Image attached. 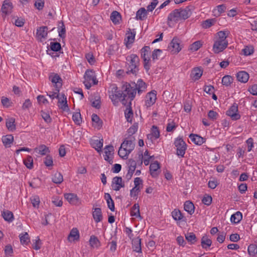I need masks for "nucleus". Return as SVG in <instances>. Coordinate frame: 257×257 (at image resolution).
Returning <instances> with one entry per match:
<instances>
[{"instance_id":"6ab92c4d","label":"nucleus","mask_w":257,"mask_h":257,"mask_svg":"<svg viewBox=\"0 0 257 257\" xmlns=\"http://www.w3.org/2000/svg\"><path fill=\"white\" fill-rule=\"evenodd\" d=\"M135 35V30L133 29L132 31L131 29L129 28L128 30L127 31V33H126V37L124 39V41H126V46H127V44H132L134 42Z\"/></svg>"},{"instance_id":"2eb2a0df","label":"nucleus","mask_w":257,"mask_h":257,"mask_svg":"<svg viewBox=\"0 0 257 257\" xmlns=\"http://www.w3.org/2000/svg\"><path fill=\"white\" fill-rule=\"evenodd\" d=\"M189 138L192 142H193L195 145L198 146H201L205 143L206 141L205 138L197 134H191L189 136Z\"/></svg>"},{"instance_id":"603ef678","label":"nucleus","mask_w":257,"mask_h":257,"mask_svg":"<svg viewBox=\"0 0 257 257\" xmlns=\"http://www.w3.org/2000/svg\"><path fill=\"white\" fill-rule=\"evenodd\" d=\"M247 251L251 256H254L257 253V245L255 244H251L248 246Z\"/></svg>"},{"instance_id":"a878e982","label":"nucleus","mask_w":257,"mask_h":257,"mask_svg":"<svg viewBox=\"0 0 257 257\" xmlns=\"http://www.w3.org/2000/svg\"><path fill=\"white\" fill-rule=\"evenodd\" d=\"M104 198L106 201L108 208L111 211H114L115 210L114 203L110 195L108 193H105L104 194Z\"/></svg>"},{"instance_id":"39448f33","label":"nucleus","mask_w":257,"mask_h":257,"mask_svg":"<svg viewBox=\"0 0 257 257\" xmlns=\"http://www.w3.org/2000/svg\"><path fill=\"white\" fill-rule=\"evenodd\" d=\"M135 141L134 137H127L121 144V148L126 149L128 153H131L135 147Z\"/></svg>"},{"instance_id":"37998d69","label":"nucleus","mask_w":257,"mask_h":257,"mask_svg":"<svg viewBox=\"0 0 257 257\" xmlns=\"http://www.w3.org/2000/svg\"><path fill=\"white\" fill-rule=\"evenodd\" d=\"M52 180L55 184H61L63 181V175L60 172H56L54 174Z\"/></svg>"},{"instance_id":"c9c22d12","label":"nucleus","mask_w":257,"mask_h":257,"mask_svg":"<svg viewBox=\"0 0 257 257\" xmlns=\"http://www.w3.org/2000/svg\"><path fill=\"white\" fill-rule=\"evenodd\" d=\"M242 218V213L239 211H237L231 216L230 220L232 222L236 224L241 221Z\"/></svg>"},{"instance_id":"864d4df0","label":"nucleus","mask_w":257,"mask_h":257,"mask_svg":"<svg viewBox=\"0 0 257 257\" xmlns=\"http://www.w3.org/2000/svg\"><path fill=\"white\" fill-rule=\"evenodd\" d=\"M24 164L26 167L29 169H31L33 167V159L31 156H28L27 158L24 160Z\"/></svg>"},{"instance_id":"e2e57ef3","label":"nucleus","mask_w":257,"mask_h":257,"mask_svg":"<svg viewBox=\"0 0 257 257\" xmlns=\"http://www.w3.org/2000/svg\"><path fill=\"white\" fill-rule=\"evenodd\" d=\"M242 52L245 56L250 55L253 53V48L252 46H245V48L242 49Z\"/></svg>"},{"instance_id":"f3484780","label":"nucleus","mask_w":257,"mask_h":257,"mask_svg":"<svg viewBox=\"0 0 257 257\" xmlns=\"http://www.w3.org/2000/svg\"><path fill=\"white\" fill-rule=\"evenodd\" d=\"M13 8L12 2L10 0H5L3 2L1 10L3 13L7 15L11 13Z\"/></svg>"},{"instance_id":"9d476101","label":"nucleus","mask_w":257,"mask_h":257,"mask_svg":"<svg viewBox=\"0 0 257 257\" xmlns=\"http://www.w3.org/2000/svg\"><path fill=\"white\" fill-rule=\"evenodd\" d=\"M124 183L121 177H114L112 179L111 187L115 191H119L121 188L124 187Z\"/></svg>"},{"instance_id":"f704fd0d","label":"nucleus","mask_w":257,"mask_h":257,"mask_svg":"<svg viewBox=\"0 0 257 257\" xmlns=\"http://www.w3.org/2000/svg\"><path fill=\"white\" fill-rule=\"evenodd\" d=\"M202 73L203 71L200 68L196 67L192 70L191 75L194 80H198L201 77Z\"/></svg>"},{"instance_id":"a18cd8bd","label":"nucleus","mask_w":257,"mask_h":257,"mask_svg":"<svg viewBox=\"0 0 257 257\" xmlns=\"http://www.w3.org/2000/svg\"><path fill=\"white\" fill-rule=\"evenodd\" d=\"M233 81V78L230 75H225L222 79V83L225 86H229Z\"/></svg>"},{"instance_id":"393cba45","label":"nucleus","mask_w":257,"mask_h":257,"mask_svg":"<svg viewBox=\"0 0 257 257\" xmlns=\"http://www.w3.org/2000/svg\"><path fill=\"white\" fill-rule=\"evenodd\" d=\"M2 216L5 220L8 221V222H12L14 220V217L13 212L8 210H4L3 212H2Z\"/></svg>"},{"instance_id":"4be33fe9","label":"nucleus","mask_w":257,"mask_h":257,"mask_svg":"<svg viewBox=\"0 0 257 257\" xmlns=\"http://www.w3.org/2000/svg\"><path fill=\"white\" fill-rule=\"evenodd\" d=\"M236 76L237 80L242 83H246L249 79V74L244 71L237 73Z\"/></svg>"},{"instance_id":"ddd939ff","label":"nucleus","mask_w":257,"mask_h":257,"mask_svg":"<svg viewBox=\"0 0 257 257\" xmlns=\"http://www.w3.org/2000/svg\"><path fill=\"white\" fill-rule=\"evenodd\" d=\"M64 198L71 204L78 205L80 204V200L77 195L74 193H66L64 194Z\"/></svg>"},{"instance_id":"69168bd1","label":"nucleus","mask_w":257,"mask_h":257,"mask_svg":"<svg viewBox=\"0 0 257 257\" xmlns=\"http://www.w3.org/2000/svg\"><path fill=\"white\" fill-rule=\"evenodd\" d=\"M41 113L42 118L44 119L45 122L47 123H50L51 122L52 119L48 113L42 110Z\"/></svg>"},{"instance_id":"58836bf2","label":"nucleus","mask_w":257,"mask_h":257,"mask_svg":"<svg viewBox=\"0 0 257 257\" xmlns=\"http://www.w3.org/2000/svg\"><path fill=\"white\" fill-rule=\"evenodd\" d=\"M89 244L93 248H98L100 245V242L96 236L91 235L89 239Z\"/></svg>"},{"instance_id":"13d9d810","label":"nucleus","mask_w":257,"mask_h":257,"mask_svg":"<svg viewBox=\"0 0 257 257\" xmlns=\"http://www.w3.org/2000/svg\"><path fill=\"white\" fill-rule=\"evenodd\" d=\"M31 202L34 207H38L40 202L39 197L37 195H34L31 197Z\"/></svg>"},{"instance_id":"0eeeda50","label":"nucleus","mask_w":257,"mask_h":257,"mask_svg":"<svg viewBox=\"0 0 257 257\" xmlns=\"http://www.w3.org/2000/svg\"><path fill=\"white\" fill-rule=\"evenodd\" d=\"M58 106L63 111H68L70 110L67 101V97L64 93H61L58 98Z\"/></svg>"},{"instance_id":"b1692460","label":"nucleus","mask_w":257,"mask_h":257,"mask_svg":"<svg viewBox=\"0 0 257 257\" xmlns=\"http://www.w3.org/2000/svg\"><path fill=\"white\" fill-rule=\"evenodd\" d=\"M79 238V233L76 228H73L70 231L68 236V239L70 241L77 240Z\"/></svg>"},{"instance_id":"c756f323","label":"nucleus","mask_w":257,"mask_h":257,"mask_svg":"<svg viewBox=\"0 0 257 257\" xmlns=\"http://www.w3.org/2000/svg\"><path fill=\"white\" fill-rule=\"evenodd\" d=\"M35 151L41 155H45L47 153H50L48 147L45 145H41L38 148L35 149Z\"/></svg>"},{"instance_id":"8fccbe9b","label":"nucleus","mask_w":257,"mask_h":257,"mask_svg":"<svg viewBox=\"0 0 257 257\" xmlns=\"http://www.w3.org/2000/svg\"><path fill=\"white\" fill-rule=\"evenodd\" d=\"M72 119L77 125H80L82 122V118L80 112H76L73 114Z\"/></svg>"},{"instance_id":"c85d7f7f","label":"nucleus","mask_w":257,"mask_h":257,"mask_svg":"<svg viewBox=\"0 0 257 257\" xmlns=\"http://www.w3.org/2000/svg\"><path fill=\"white\" fill-rule=\"evenodd\" d=\"M184 210L189 214L192 215L194 212V205L193 203L190 201H186L184 203Z\"/></svg>"},{"instance_id":"6e6d98bb","label":"nucleus","mask_w":257,"mask_h":257,"mask_svg":"<svg viewBox=\"0 0 257 257\" xmlns=\"http://www.w3.org/2000/svg\"><path fill=\"white\" fill-rule=\"evenodd\" d=\"M138 129V123H135L134 124L130 127L127 131V133L128 135V137H133V135L134 134Z\"/></svg>"},{"instance_id":"423d86ee","label":"nucleus","mask_w":257,"mask_h":257,"mask_svg":"<svg viewBox=\"0 0 257 257\" xmlns=\"http://www.w3.org/2000/svg\"><path fill=\"white\" fill-rule=\"evenodd\" d=\"M226 115L230 116L232 120H236L240 118V115L238 113V105L234 103L230 106L229 109L226 112Z\"/></svg>"},{"instance_id":"412c9836","label":"nucleus","mask_w":257,"mask_h":257,"mask_svg":"<svg viewBox=\"0 0 257 257\" xmlns=\"http://www.w3.org/2000/svg\"><path fill=\"white\" fill-rule=\"evenodd\" d=\"M159 168L160 165L158 161H155L151 164L150 166V171L153 177L155 178L158 176V173H157V171Z\"/></svg>"},{"instance_id":"4d7b16f0","label":"nucleus","mask_w":257,"mask_h":257,"mask_svg":"<svg viewBox=\"0 0 257 257\" xmlns=\"http://www.w3.org/2000/svg\"><path fill=\"white\" fill-rule=\"evenodd\" d=\"M202 45V44L200 41H197L190 45L189 49L192 51H197Z\"/></svg>"},{"instance_id":"a19ab883","label":"nucleus","mask_w":257,"mask_h":257,"mask_svg":"<svg viewBox=\"0 0 257 257\" xmlns=\"http://www.w3.org/2000/svg\"><path fill=\"white\" fill-rule=\"evenodd\" d=\"M172 216L173 219L176 221H180L183 220L184 216L180 210L175 209L172 212Z\"/></svg>"},{"instance_id":"f03ea898","label":"nucleus","mask_w":257,"mask_h":257,"mask_svg":"<svg viewBox=\"0 0 257 257\" xmlns=\"http://www.w3.org/2000/svg\"><path fill=\"white\" fill-rule=\"evenodd\" d=\"M194 7L189 6L184 9H175L168 17V21L177 22L180 20H186L192 14Z\"/></svg>"},{"instance_id":"1a4fd4ad","label":"nucleus","mask_w":257,"mask_h":257,"mask_svg":"<svg viewBox=\"0 0 257 257\" xmlns=\"http://www.w3.org/2000/svg\"><path fill=\"white\" fill-rule=\"evenodd\" d=\"M157 92L155 90H152L147 93L146 96V105L147 107H150L153 105L157 99Z\"/></svg>"},{"instance_id":"f8f14e48","label":"nucleus","mask_w":257,"mask_h":257,"mask_svg":"<svg viewBox=\"0 0 257 257\" xmlns=\"http://www.w3.org/2000/svg\"><path fill=\"white\" fill-rule=\"evenodd\" d=\"M85 80L91 81L93 85H96L98 83L95 74V72L93 70H87L84 75Z\"/></svg>"},{"instance_id":"774afa93","label":"nucleus","mask_w":257,"mask_h":257,"mask_svg":"<svg viewBox=\"0 0 257 257\" xmlns=\"http://www.w3.org/2000/svg\"><path fill=\"white\" fill-rule=\"evenodd\" d=\"M214 20L213 19H207L203 22L202 27L204 28L207 29L212 26Z\"/></svg>"},{"instance_id":"680f3d73","label":"nucleus","mask_w":257,"mask_h":257,"mask_svg":"<svg viewBox=\"0 0 257 257\" xmlns=\"http://www.w3.org/2000/svg\"><path fill=\"white\" fill-rule=\"evenodd\" d=\"M218 116V113L213 110H209L208 113V118L213 121L216 120Z\"/></svg>"},{"instance_id":"de8ad7c7","label":"nucleus","mask_w":257,"mask_h":257,"mask_svg":"<svg viewBox=\"0 0 257 257\" xmlns=\"http://www.w3.org/2000/svg\"><path fill=\"white\" fill-rule=\"evenodd\" d=\"M19 237L20 241L23 244H28L30 242V238L27 232L20 234Z\"/></svg>"},{"instance_id":"338daca9","label":"nucleus","mask_w":257,"mask_h":257,"mask_svg":"<svg viewBox=\"0 0 257 257\" xmlns=\"http://www.w3.org/2000/svg\"><path fill=\"white\" fill-rule=\"evenodd\" d=\"M212 197L209 195L204 196L202 200V202L203 204L209 206L211 204L212 202Z\"/></svg>"},{"instance_id":"cd10ccee","label":"nucleus","mask_w":257,"mask_h":257,"mask_svg":"<svg viewBox=\"0 0 257 257\" xmlns=\"http://www.w3.org/2000/svg\"><path fill=\"white\" fill-rule=\"evenodd\" d=\"M131 215L135 217H139L142 219L140 212V206L138 203L135 204L131 208Z\"/></svg>"},{"instance_id":"5fc2aeb1","label":"nucleus","mask_w":257,"mask_h":257,"mask_svg":"<svg viewBox=\"0 0 257 257\" xmlns=\"http://www.w3.org/2000/svg\"><path fill=\"white\" fill-rule=\"evenodd\" d=\"M50 50L54 52H57L61 49V44L58 42H51L50 44Z\"/></svg>"},{"instance_id":"dca6fc26","label":"nucleus","mask_w":257,"mask_h":257,"mask_svg":"<svg viewBox=\"0 0 257 257\" xmlns=\"http://www.w3.org/2000/svg\"><path fill=\"white\" fill-rule=\"evenodd\" d=\"M51 82L55 84V90L59 92L60 88L61 87L62 80L60 76L57 74H55L53 76H50Z\"/></svg>"},{"instance_id":"09e8293b","label":"nucleus","mask_w":257,"mask_h":257,"mask_svg":"<svg viewBox=\"0 0 257 257\" xmlns=\"http://www.w3.org/2000/svg\"><path fill=\"white\" fill-rule=\"evenodd\" d=\"M126 164L128 166V170L134 172L137 166L136 162L132 159H129L127 161Z\"/></svg>"},{"instance_id":"7c9ffc66","label":"nucleus","mask_w":257,"mask_h":257,"mask_svg":"<svg viewBox=\"0 0 257 257\" xmlns=\"http://www.w3.org/2000/svg\"><path fill=\"white\" fill-rule=\"evenodd\" d=\"M91 145L98 152H100L101 151V148L103 146V140H92Z\"/></svg>"},{"instance_id":"49530a36","label":"nucleus","mask_w":257,"mask_h":257,"mask_svg":"<svg viewBox=\"0 0 257 257\" xmlns=\"http://www.w3.org/2000/svg\"><path fill=\"white\" fill-rule=\"evenodd\" d=\"M185 238L186 240L191 244L195 243V242L197 241L196 236L193 232H189L186 234Z\"/></svg>"},{"instance_id":"c03bdc74","label":"nucleus","mask_w":257,"mask_h":257,"mask_svg":"<svg viewBox=\"0 0 257 257\" xmlns=\"http://www.w3.org/2000/svg\"><path fill=\"white\" fill-rule=\"evenodd\" d=\"M129 104V107L127 108L124 112L125 117L126 120L129 122H132L133 117V111Z\"/></svg>"},{"instance_id":"e433bc0d","label":"nucleus","mask_w":257,"mask_h":257,"mask_svg":"<svg viewBox=\"0 0 257 257\" xmlns=\"http://www.w3.org/2000/svg\"><path fill=\"white\" fill-rule=\"evenodd\" d=\"M110 19L114 24H118L121 20V15L118 12L114 11L110 15Z\"/></svg>"},{"instance_id":"ea45409f","label":"nucleus","mask_w":257,"mask_h":257,"mask_svg":"<svg viewBox=\"0 0 257 257\" xmlns=\"http://www.w3.org/2000/svg\"><path fill=\"white\" fill-rule=\"evenodd\" d=\"M15 119L11 117L6 120V126L10 131H14L16 130Z\"/></svg>"},{"instance_id":"aec40b11","label":"nucleus","mask_w":257,"mask_h":257,"mask_svg":"<svg viewBox=\"0 0 257 257\" xmlns=\"http://www.w3.org/2000/svg\"><path fill=\"white\" fill-rule=\"evenodd\" d=\"M133 249L134 251L142 253L141 239L138 237L132 241Z\"/></svg>"},{"instance_id":"3c124183","label":"nucleus","mask_w":257,"mask_h":257,"mask_svg":"<svg viewBox=\"0 0 257 257\" xmlns=\"http://www.w3.org/2000/svg\"><path fill=\"white\" fill-rule=\"evenodd\" d=\"M130 154V153H128V151H127L126 149L121 148V145L120 146L118 151V155L120 158L126 159Z\"/></svg>"},{"instance_id":"bf43d9fd","label":"nucleus","mask_w":257,"mask_h":257,"mask_svg":"<svg viewBox=\"0 0 257 257\" xmlns=\"http://www.w3.org/2000/svg\"><path fill=\"white\" fill-rule=\"evenodd\" d=\"M162 50L159 49H155L152 53V60L155 61L159 59V56L162 53Z\"/></svg>"},{"instance_id":"9b49d317","label":"nucleus","mask_w":257,"mask_h":257,"mask_svg":"<svg viewBox=\"0 0 257 257\" xmlns=\"http://www.w3.org/2000/svg\"><path fill=\"white\" fill-rule=\"evenodd\" d=\"M48 27L42 26L37 29L36 37L38 40L42 42V39H46L48 35Z\"/></svg>"},{"instance_id":"a211bd4d","label":"nucleus","mask_w":257,"mask_h":257,"mask_svg":"<svg viewBox=\"0 0 257 257\" xmlns=\"http://www.w3.org/2000/svg\"><path fill=\"white\" fill-rule=\"evenodd\" d=\"M228 45H225L220 41L215 40L213 46V50L215 53H219L223 51Z\"/></svg>"},{"instance_id":"7ed1b4c3","label":"nucleus","mask_w":257,"mask_h":257,"mask_svg":"<svg viewBox=\"0 0 257 257\" xmlns=\"http://www.w3.org/2000/svg\"><path fill=\"white\" fill-rule=\"evenodd\" d=\"M126 73L136 76L139 70L140 59L139 57L136 54H133L127 56L126 57Z\"/></svg>"},{"instance_id":"6e6552de","label":"nucleus","mask_w":257,"mask_h":257,"mask_svg":"<svg viewBox=\"0 0 257 257\" xmlns=\"http://www.w3.org/2000/svg\"><path fill=\"white\" fill-rule=\"evenodd\" d=\"M133 89H135L136 92L138 91L139 94H141L143 92L145 91L147 88L146 83L141 79L138 80L137 83L135 82L131 83Z\"/></svg>"},{"instance_id":"0e129e2a","label":"nucleus","mask_w":257,"mask_h":257,"mask_svg":"<svg viewBox=\"0 0 257 257\" xmlns=\"http://www.w3.org/2000/svg\"><path fill=\"white\" fill-rule=\"evenodd\" d=\"M105 155L111 156L113 154L114 148L112 145L106 146L104 148Z\"/></svg>"},{"instance_id":"473e14b6","label":"nucleus","mask_w":257,"mask_h":257,"mask_svg":"<svg viewBox=\"0 0 257 257\" xmlns=\"http://www.w3.org/2000/svg\"><path fill=\"white\" fill-rule=\"evenodd\" d=\"M2 140L6 147H10L14 141V137L12 135H7L3 137Z\"/></svg>"},{"instance_id":"bb28decb","label":"nucleus","mask_w":257,"mask_h":257,"mask_svg":"<svg viewBox=\"0 0 257 257\" xmlns=\"http://www.w3.org/2000/svg\"><path fill=\"white\" fill-rule=\"evenodd\" d=\"M92 215L94 220L96 223L101 221L102 219L101 210L100 208H95L92 213Z\"/></svg>"},{"instance_id":"2f4dec72","label":"nucleus","mask_w":257,"mask_h":257,"mask_svg":"<svg viewBox=\"0 0 257 257\" xmlns=\"http://www.w3.org/2000/svg\"><path fill=\"white\" fill-rule=\"evenodd\" d=\"M150 54V48L149 46H144L141 50V56L144 61H146V59H150L149 55Z\"/></svg>"},{"instance_id":"79ce46f5","label":"nucleus","mask_w":257,"mask_h":257,"mask_svg":"<svg viewBox=\"0 0 257 257\" xmlns=\"http://www.w3.org/2000/svg\"><path fill=\"white\" fill-rule=\"evenodd\" d=\"M212 241L208 238L206 235L203 236L201 238V244L202 248L206 249L211 245Z\"/></svg>"},{"instance_id":"20e7f679","label":"nucleus","mask_w":257,"mask_h":257,"mask_svg":"<svg viewBox=\"0 0 257 257\" xmlns=\"http://www.w3.org/2000/svg\"><path fill=\"white\" fill-rule=\"evenodd\" d=\"M174 144L176 148V155L183 158L187 149V145L182 138L178 137L175 139Z\"/></svg>"},{"instance_id":"052dcab7","label":"nucleus","mask_w":257,"mask_h":257,"mask_svg":"<svg viewBox=\"0 0 257 257\" xmlns=\"http://www.w3.org/2000/svg\"><path fill=\"white\" fill-rule=\"evenodd\" d=\"M91 119L93 122L97 123L98 126H102V121L97 114L93 113L92 115Z\"/></svg>"},{"instance_id":"4c0bfd02","label":"nucleus","mask_w":257,"mask_h":257,"mask_svg":"<svg viewBox=\"0 0 257 257\" xmlns=\"http://www.w3.org/2000/svg\"><path fill=\"white\" fill-rule=\"evenodd\" d=\"M58 31L59 36L61 38H64L65 37L66 34V29L63 21H60L59 22Z\"/></svg>"},{"instance_id":"f257e3e1","label":"nucleus","mask_w":257,"mask_h":257,"mask_svg":"<svg viewBox=\"0 0 257 257\" xmlns=\"http://www.w3.org/2000/svg\"><path fill=\"white\" fill-rule=\"evenodd\" d=\"M131 83H124L120 90L115 85L111 88V93L109 95V98L113 104L116 105L118 103V99L120 100L121 103L126 105L127 101L130 100L129 104H131V101L135 98L136 92Z\"/></svg>"},{"instance_id":"72a5a7b5","label":"nucleus","mask_w":257,"mask_h":257,"mask_svg":"<svg viewBox=\"0 0 257 257\" xmlns=\"http://www.w3.org/2000/svg\"><path fill=\"white\" fill-rule=\"evenodd\" d=\"M147 14V10L144 8H141L137 12L136 18L137 20H143L146 18Z\"/></svg>"},{"instance_id":"5701e85b","label":"nucleus","mask_w":257,"mask_h":257,"mask_svg":"<svg viewBox=\"0 0 257 257\" xmlns=\"http://www.w3.org/2000/svg\"><path fill=\"white\" fill-rule=\"evenodd\" d=\"M228 34V31H220L217 33L218 37L216 40L221 41L224 45H228V41L226 40V38Z\"/></svg>"},{"instance_id":"4468645a","label":"nucleus","mask_w":257,"mask_h":257,"mask_svg":"<svg viewBox=\"0 0 257 257\" xmlns=\"http://www.w3.org/2000/svg\"><path fill=\"white\" fill-rule=\"evenodd\" d=\"M169 48L172 49V51H174L175 53H178L181 50V47L180 45V40L177 37H174L171 43H170Z\"/></svg>"}]
</instances>
